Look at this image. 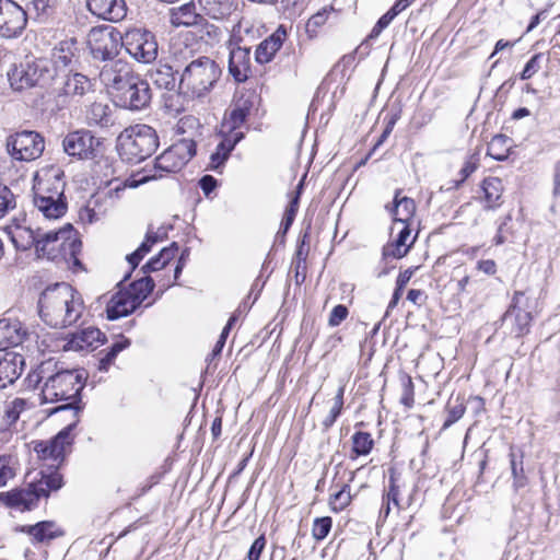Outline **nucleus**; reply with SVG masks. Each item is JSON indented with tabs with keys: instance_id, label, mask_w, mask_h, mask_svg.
Returning <instances> with one entry per match:
<instances>
[{
	"instance_id": "1",
	"label": "nucleus",
	"mask_w": 560,
	"mask_h": 560,
	"mask_svg": "<svg viewBox=\"0 0 560 560\" xmlns=\"http://www.w3.org/2000/svg\"><path fill=\"white\" fill-rule=\"evenodd\" d=\"M39 316L52 328H66L82 316L84 304L81 294L68 283L48 287L39 298Z\"/></svg>"
},
{
	"instance_id": "2",
	"label": "nucleus",
	"mask_w": 560,
	"mask_h": 560,
	"mask_svg": "<svg viewBox=\"0 0 560 560\" xmlns=\"http://www.w3.org/2000/svg\"><path fill=\"white\" fill-rule=\"evenodd\" d=\"M36 374L42 383V402L74 399L84 387V371L65 369L52 359L42 362Z\"/></svg>"
},
{
	"instance_id": "3",
	"label": "nucleus",
	"mask_w": 560,
	"mask_h": 560,
	"mask_svg": "<svg viewBox=\"0 0 560 560\" xmlns=\"http://www.w3.org/2000/svg\"><path fill=\"white\" fill-rule=\"evenodd\" d=\"M221 69L209 57H200L189 62L179 79V92L189 98H201L208 95L218 82Z\"/></svg>"
},
{
	"instance_id": "4",
	"label": "nucleus",
	"mask_w": 560,
	"mask_h": 560,
	"mask_svg": "<svg viewBox=\"0 0 560 560\" xmlns=\"http://www.w3.org/2000/svg\"><path fill=\"white\" fill-rule=\"evenodd\" d=\"M159 147L156 131L149 125L137 124L125 128L117 137V151L129 163L151 156Z\"/></svg>"
},
{
	"instance_id": "5",
	"label": "nucleus",
	"mask_w": 560,
	"mask_h": 560,
	"mask_svg": "<svg viewBox=\"0 0 560 560\" xmlns=\"http://www.w3.org/2000/svg\"><path fill=\"white\" fill-rule=\"evenodd\" d=\"M21 347L31 354L54 351L55 346L49 336L40 337L36 331H28L27 327L16 318L0 319V351Z\"/></svg>"
},
{
	"instance_id": "6",
	"label": "nucleus",
	"mask_w": 560,
	"mask_h": 560,
	"mask_svg": "<svg viewBox=\"0 0 560 560\" xmlns=\"http://www.w3.org/2000/svg\"><path fill=\"white\" fill-rule=\"evenodd\" d=\"M66 411L70 413L71 422L62 429L54 439L47 441H34L33 450L39 460L46 462L48 468H58L62 463L67 450L73 442L72 430L79 422L80 408L67 404L55 408L51 412Z\"/></svg>"
},
{
	"instance_id": "7",
	"label": "nucleus",
	"mask_w": 560,
	"mask_h": 560,
	"mask_svg": "<svg viewBox=\"0 0 560 560\" xmlns=\"http://www.w3.org/2000/svg\"><path fill=\"white\" fill-rule=\"evenodd\" d=\"M37 475L40 478L34 477L25 488L1 493L5 504L20 511L32 510L40 498H47L50 491H56L62 486V477L57 471L40 470Z\"/></svg>"
},
{
	"instance_id": "8",
	"label": "nucleus",
	"mask_w": 560,
	"mask_h": 560,
	"mask_svg": "<svg viewBox=\"0 0 560 560\" xmlns=\"http://www.w3.org/2000/svg\"><path fill=\"white\" fill-rule=\"evenodd\" d=\"M81 249V242L72 229H62L57 232L49 231L42 233L39 231L36 241V253L39 257L56 259L61 255L65 259H73L79 265L77 255Z\"/></svg>"
},
{
	"instance_id": "9",
	"label": "nucleus",
	"mask_w": 560,
	"mask_h": 560,
	"mask_svg": "<svg viewBox=\"0 0 560 560\" xmlns=\"http://www.w3.org/2000/svg\"><path fill=\"white\" fill-rule=\"evenodd\" d=\"M50 77V62L47 59L26 60L8 72L10 85L15 91L43 84Z\"/></svg>"
},
{
	"instance_id": "10",
	"label": "nucleus",
	"mask_w": 560,
	"mask_h": 560,
	"mask_svg": "<svg viewBox=\"0 0 560 560\" xmlns=\"http://www.w3.org/2000/svg\"><path fill=\"white\" fill-rule=\"evenodd\" d=\"M124 35L113 26H95L86 36V44L94 59L102 61L116 58L122 46Z\"/></svg>"
},
{
	"instance_id": "11",
	"label": "nucleus",
	"mask_w": 560,
	"mask_h": 560,
	"mask_svg": "<svg viewBox=\"0 0 560 560\" xmlns=\"http://www.w3.org/2000/svg\"><path fill=\"white\" fill-rule=\"evenodd\" d=\"M122 46L138 62L151 63L158 57V43L153 33L145 28L133 27L124 34Z\"/></svg>"
},
{
	"instance_id": "12",
	"label": "nucleus",
	"mask_w": 560,
	"mask_h": 560,
	"mask_svg": "<svg viewBox=\"0 0 560 560\" xmlns=\"http://www.w3.org/2000/svg\"><path fill=\"white\" fill-rule=\"evenodd\" d=\"M102 144V139L86 129L71 131L62 140L65 153L79 160L95 159L101 153Z\"/></svg>"
},
{
	"instance_id": "13",
	"label": "nucleus",
	"mask_w": 560,
	"mask_h": 560,
	"mask_svg": "<svg viewBox=\"0 0 560 560\" xmlns=\"http://www.w3.org/2000/svg\"><path fill=\"white\" fill-rule=\"evenodd\" d=\"M7 148L14 160L28 162L42 155L45 141L35 131H22L8 138Z\"/></svg>"
},
{
	"instance_id": "14",
	"label": "nucleus",
	"mask_w": 560,
	"mask_h": 560,
	"mask_svg": "<svg viewBox=\"0 0 560 560\" xmlns=\"http://www.w3.org/2000/svg\"><path fill=\"white\" fill-rule=\"evenodd\" d=\"M195 153V142L191 139H182L156 158L155 168L166 173H176L190 161Z\"/></svg>"
},
{
	"instance_id": "15",
	"label": "nucleus",
	"mask_w": 560,
	"mask_h": 560,
	"mask_svg": "<svg viewBox=\"0 0 560 560\" xmlns=\"http://www.w3.org/2000/svg\"><path fill=\"white\" fill-rule=\"evenodd\" d=\"M93 91L91 80L79 72L66 74L56 88V103L60 107L78 102L84 95Z\"/></svg>"
},
{
	"instance_id": "16",
	"label": "nucleus",
	"mask_w": 560,
	"mask_h": 560,
	"mask_svg": "<svg viewBox=\"0 0 560 560\" xmlns=\"http://www.w3.org/2000/svg\"><path fill=\"white\" fill-rule=\"evenodd\" d=\"M27 23L26 11L12 0H0V36L14 38L22 34Z\"/></svg>"
},
{
	"instance_id": "17",
	"label": "nucleus",
	"mask_w": 560,
	"mask_h": 560,
	"mask_svg": "<svg viewBox=\"0 0 560 560\" xmlns=\"http://www.w3.org/2000/svg\"><path fill=\"white\" fill-rule=\"evenodd\" d=\"M115 97L124 107L140 110L148 106L151 100L149 83L135 74L128 83L120 88Z\"/></svg>"
},
{
	"instance_id": "18",
	"label": "nucleus",
	"mask_w": 560,
	"mask_h": 560,
	"mask_svg": "<svg viewBox=\"0 0 560 560\" xmlns=\"http://www.w3.org/2000/svg\"><path fill=\"white\" fill-rule=\"evenodd\" d=\"M529 300L522 291H516L513 296V303L503 317L505 325L511 327L512 332L517 337L528 332L533 319L528 311Z\"/></svg>"
},
{
	"instance_id": "19",
	"label": "nucleus",
	"mask_w": 560,
	"mask_h": 560,
	"mask_svg": "<svg viewBox=\"0 0 560 560\" xmlns=\"http://www.w3.org/2000/svg\"><path fill=\"white\" fill-rule=\"evenodd\" d=\"M63 172L56 166H48L39 170L34 177L33 198L63 197L65 182Z\"/></svg>"
},
{
	"instance_id": "20",
	"label": "nucleus",
	"mask_w": 560,
	"mask_h": 560,
	"mask_svg": "<svg viewBox=\"0 0 560 560\" xmlns=\"http://www.w3.org/2000/svg\"><path fill=\"white\" fill-rule=\"evenodd\" d=\"M98 77L101 82L114 95L135 75L131 66L124 59H108L103 61Z\"/></svg>"
},
{
	"instance_id": "21",
	"label": "nucleus",
	"mask_w": 560,
	"mask_h": 560,
	"mask_svg": "<svg viewBox=\"0 0 560 560\" xmlns=\"http://www.w3.org/2000/svg\"><path fill=\"white\" fill-rule=\"evenodd\" d=\"M24 357L16 351H7L0 357V389L12 385L22 374Z\"/></svg>"
},
{
	"instance_id": "22",
	"label": "nucleus",
	"mask_w": 560,
	"mask_h": 560,
	"mask_svg": "<svg viewBox=\"0 0 560 560\" xmlns=\"http://www.w3.org/2000/svg\"><path fill=\"white\" fill-rule=\"evenodd\" d=\"M229 72L237 82H244L250 73L249 49L230 42Z\"/></svg>"
},
{
	"instance_id": "23",
	"label": "nucleus",
	"mask_w": 560,
	"mask_h": 560,
	"mask_svg": "<svg viewBox=\"0 0 560 560\" xmlns=\"http://www.w3.org/2000/svg\"><path fill=\"white\" fill-rule=\"evenodd\" d=\"M89 11L110 22H119L127 14L125 0H86Z\"/></svg>"
},
{
	"instance_id": "24",
	"label": "nucleus",
	"mask_w": 560,
	"mask_h": 560,
	"mask_svg": "<svg viewBox=\"0 0 560 560\" xmlns=\"http://www.w3.org/2000/svg\"><path fill=\"white\" fill-rule=\"evenodd\" d=\"M252 104L248 100L237 101L233 107L225 114L223 119L220 135L232 136L236 133H244L241 127L245 124V120L249 114Z\"/></svg>"
},
{
	"instance_id": "25",
	"label": "nucleus",
	"mask_w": 560,
	"mask_h": 560,
	"mask_svg": "<svg viewBox=\"0 0 560 560\" xmlns=\"http://www.w3.org/2000/svg\"><path fill=\"white\" fill-rule=\"evenodd\" d=\"M103 343V334L98 328L86 327L71 336L67 340L62 349L65 351H85L93 350Z\"/></svg>"
},
{
	"instance_id": "26",
	"label": "nucleus",
	"mask_w": 560,
	"mask_h": 560,
	"mask_svg": "<svg viewBox=\"0 0 560 560\" xmlns=\"http://www.w3.org/2000/svg\"><path fill=\"white\" fill-rule=\"evenodd\" d=\"M138 306L137 300H135L126 289H120L114 293L106 303L107 318L115 320L127 316Z\"/></svg>"
},
{
	"instance_id": "27",
	"label": "nucleus",
	"mask_w": 560,
	"mask_h": 560,
	"mask_svg": "<svg viewBox=\"0 0 560 560\" xmlns=\"http://www.w3.org/2000/svg\"><path fill=\"white\" fill-rule=\"evenodd\" d=\"M287 38V30L280 25L269 37L262 40L256 48L255 59L258 63L270 62Z\"/></svg>"
},
{
	"instance_id": "28",
	"label": "nucleus",
	"mask_w": 560,
	"mask_h": 560,
	"mask_svg": "<svg viewBox=\"0 0 560 560\" xmlns=\"http://www.w3.org/2000/svg\"><path fill=\"white\" fill-rule=\"evenodd\" d=\"M20 530L27 534L31 541L36 544H46L63 535V530L56 523L49 521L24 525Z\"/></svg>"
},
{
	"instance_id": "29",
	"label": "nucleus",
	"mask_w": 560,
	"mask_h": 560,
	"mask_svg": "<svg viewBox=\"0 0 560 560\" xmlns=\"http://www.w3.org/2000/svg\"><path fill=\"white\" fill-rule=\"evenodd\" d=\"M201 11L212 20H228L238 9V0H199Z\"/></svg>"
},
{
	"instance_id": "30",
	"label": "nucleus",
	"mask_w": 560,
	"mask_h": 560,
	"mask_svg": "<svg viewBox=\"0 0 560 560\" xmlns=\"http://www.w3.org/2000/svg\"><path fill=\"white\" fill-rule=\"evenodd\" d=\"M244 138V133H236L232 136H221V141L218 143L214 152L210 155L209 168L212 171H219L226 160L235 145Z\"/></svg>"
},
{
	"instance_id": "31",
	"label": "nucleus",
	"mask_w": 560,
	"mask_h": 560,
	"mask_svg": "<svg viewBox=\"0 0 560 560\" xmlns=\"http://www.w3.org/2000/svg\"><path fill=\"white\" fill-rule=\"evenodd\" d=\"M80 58V48L75 38L61 40L52 52V60L57 67L75 65Z\"/></svg>"
},
{
	"instance_id": "32",
	"label": "nucleus",
	"mask_w": 560,
	"mask_h": 560,
	"mask_svg": "<svg viewBox=\"0 0 560 560\" xmlns=\"http://www.w3.org/2000/svg\"><path fill=\"white\" fill-rule=\"evenodd\" d=\"M7 233L16 249L27 250L36 247L39 230L35 232L28 225L15 223L7 228Z\"/></svg>"
},
{
	"instance_id": "33",
	"label": "nucleus",
	"mask_w": 560,
	"mask_h": 560,
	"mask_svg": "<svg viewBox=\"0 0 560 560\" xmlns=\"http://www.w3.org/2000/svg\"><path fill=\"white\" fill-rule=\"evenodd\" d=\"M411 497L404 499L400 497V487L398 485V479L395 474H390L389 476V485L386 493L383 497V506L381 509V514L385 517L388 516L392 504L396 506L398 510L408 508L411 504Z\"/></svg>"
},
{
	"instance_id": "34",
	"label": "nucleus",
	"mask_w": 560,
	"mask_h": 560,
	"mask_svg": "<svg viewBox=\"0 0 560 560\" xmlns=\"http://www.w3.org/2000/svg\"><path fill=\"white\" fill-rule=\"evenodd\" d=\"M398 228L397 237L393 242L388 243L383 249V255L386 258H402L408 253L411 244L413 243L409 226L400 225Z\"/></svg>"
},
{
	"instance_id": "35",
	"label": "nucleus",
	"mask_w": 560,
	"mask_h": 560,
	"mask_svg": "<svg viewBox=\"0 0 560 560\" xmlns=\"http://www.w3.org/2000/svg\"><path fill=\"white\" fill-rule=\"evenodd\" d=\"M34 207L44 215L46 219H58L62 217L67 211V203L63 197H42L33 198Z\"/></svg>"
},
{
	"instance_id": "36",
	"label": "nucleus",
	"mask_w": 560,
	"mask_h": 560,
	"mask_svg": "<svg viewBox=\"0 0 560 560\" xmlns=\"http://www.w3.org/2000/svg\"><path fill=\"white\" fill-rule=\"evenodd\" d=\"M86 122L90 126L109 127L114 124L113 121V109L112 107L102 102H94L90 105L86 110Z\"/></svg>"
},
{
	"instance_id": "37",
	"label": "nucleus",
	"mask_w": 560,
	"mask_h": 560,
	"mask_svg": "<svg viewBox=\"0 0 560 560\" xmlns=\"http://www.w3.org/2000/svg\"><path fill=\"white\" fill-rule=\"evenodd\" d=\"M394 203L392 214L395 225L393 230L396 229V225L398 224L408 225V222L413 218L416 212L415 201L408 197H399L398 192L395 195Z\"/></svg>"
},
{
	"instance_id": "38",
	"label": "nucleus",
	"mask_w": 560,
	"mask_h": 560,
	"mask_svg": "<svg viewBox=\"0 0 560 560\" xmlns=\"http://www.w3.org/2000/svg\"><path fill=\"white\" fill-rule=\"evenodd\" d=\"M352 448L350 458L369 455L374 446V441L369 432L359 431L351 436Z\"/></svg>"
},
{
	"instance_id": "39",
	"label": "nucleus",
	"mask_w": 560,
	"mask_h": 560,
	"mask_svg": "<svg viewBox=\"0 0 560 560\" xmlns=\"http://www.w3.org/2000/svg\"><path fill=\"white\" fill-rule=\"evenodd\" d=\"M129 346L130 341L126 338H121L120 340L114 342L109 349L101 351V358L98 360V370L103 372L108 371L109 366L114 363L118 353L128 348Z\"/></svg>"
},
{
	"instance_id": "40",
	"label": "nucleus",
	"mask_w": 560,
	"mask_h": 560,
	"mask_svg": "<svg viewBox=\"0 0 560 560\" xmlns=\"http://www.w3.org/2000/svg\"><path fill=\"white\" fill-rule=\"evenodd\" d=\"M199 14L191 3L184 4L172 12V23L176 26H191L198 23Z\"/></svg>"
},
{
	"instance_id": "41",
	"label": "nucleus",
	"mask_w": 560,
	"mask_h": 560,
	"mask_svg": "<svg viewBox=\"0 0 560 560\" xmlns=\"http://www.w3.org/2000/svg\"><path fill=\"white\" fill-rule=\"evenodd\" d=\"M482 190L488 208L497 207L503 190L501 179L498 177L486 178L482 184Z\"/></svg>"
},
{
	"instance_id": "42",
	"label": "nucleus",
	"mask_w": 560,
	"mask_h": 560,
	"mask_svg": "<svg viewBox=\"0 0 560 560\" xmlns=\"http://www.w3.org/2000/svg\"><path fill=\"white\" fill-rule=\"evenodd\" d=\"M152 82L160 89L172 90L175 86L176 79L170 66L161 65L151 71Z\"/></svg>"
},
{
	"instance_id": "43",
	"label": "nucleus",
	"mask_w": 560,
	"mask_h": 560,
	"mask_svg": "<svg viewBox=\"0 0 560 560\" xmlns=\"http://www.w3.org/2000/svg\"><path fill=\"white\" fill-rule=\"evenodd\" d=\"M510 139L504 135L494 136L488 144L487 154L494 160L503 161L508 158Z\"/></svg>"
},
{
	"instance_id": "44",
	"label": "nucleus",
	"mask_w": 560,
	"mask_h": 560,
	"mask_svg": "<svg viewBox=\"0 0 560 560\" xmlns=\"http://www.w3.org/2000/svg\"><path fill=\"white\" fill-rule=\"evenodd\" d=\"M352 501L350 493V486L343 483L336 492L329 498L330 510L335 513L343 511Z\"/></svg>"
},
{
	"instance_id": "45",
	"label": "nucleus",
	"mask_w": 560,
	"mask_h": 560,
	"mask_svg": "<svg viewBox=\"0 0 560 560\" xmlns=\"http://www.w3.org/2000/svg\"><path fill=\"white\" fill-rule=\"evenodd\" d=\"M153 288L154 283L151 278H142L131 283L126 290L137 300L138 305H140L152 292Z\"/></svg>"
},
{
	"instance_id": "46",
	"label": "nucleus",
	"mask_w": 560,
	"mask_h": 560,
	"mask_svg": "<svg viewBox=\"0 0 560 560\" xmlns=\"http://www.w3.org/2000/svg\"><path fill=\"white\" fill-rule=\"evenodd\" d=\"M33 404L24 398H14L5 405V418L10 424L19 420L20 416L31 409Z\"/></svg>"
},
{
	"instance_id": "47",
	"label": "nucleus",
	"mask_w": 560,
	"mask_h": 560,
	"mask_svg": "<svg viewBox=\"0 0 560 560\" xmlns=\"http://www.w3.org/2000/svg\"><path fill=\"white\" fill-rule=\"evenodd\" d=\"M343 395H345V385H340L335 394L332 399V406L329 410V413L324 418L323 425L328 429L332 427L336 422L337 418L340 416L341 410L343 408Z\"/></svg>"
},
{
	"instance_id": "48",
	"label": "nucleus",
	"mask_w": 560,
	"mask_h": 560,
	"mask_svg": "<svg viewBox=\"0 0 560 560\" xmlns=\"http://www.w3.org/2000/svg\"><path fill=\"white\" fill-rule=\"evenodd\" d=\"M332 526V520L329 516L317 517L314 520L312 535L315 540H323L327 537Z\"/></svg>"
},
{
	"instance_id": "49",
	"label": "nucleus",
	"mask_w": 560,
	"mask_h": 560,
	"mask_svg": "<svg viewBox=\"0 0 560 560\" xmlns=\"http://www.w3.org/2000/svg\"><path fill=\"white\" fill-rule=\"evenodd\" d=\"M156 177H158V175L154 174V175H151V176L144 175L141 178H138V179H136V178H128L125 182H119V180L112 182L110 183L112 187L107 191V195L112 196L113 192L118 195V192L124 190L126 187L135 188V187H138L140 184H143V183L148 182L149 179H153V178H156Z\"/></svg>"
},
{
	"instance_id": "50",
	"label": "nucleus",
	"mask_w": 560,
	"mask_h": 560,
	"mask_svg": "<svg viewBox=\"0 0 560 560\" xmlns=\"http://www.w3.org/2000/svg\"><path fill=\"white\" fill-rule=\"evenodd\" d=\"M327 16L328 10L323 9L308 19L305 25V31L310 38H313L317 35L318 28L326 23Z\"/></svg>"
},
{
	"instance_id": "51",
	"label": "nucleus",
	"mask_w": 560,
	"mask_h": 560,
	"mask_svg": "<svg viewBox=\"0 0 560 560\" xmlns=\"http://www.w3.org/2000/svg\"><path fill=\"white\" fill-rule=\"evenodd\" d=\"M15 197L13 192L4 185H0V219L10 210L15 208Z\"/></svg>"
},
{
	"instance_id": "52",
	"label": "nucleus",
	"mask_w": 560,
	"mask_h": 560,
	"mask_svg": "<svg viewBox=\"0 0 560 560\" xmlns=\"http://www.w3.org/2000/svg\"><path fill=\"white\" fill-rule=\"evenodd\" d=\"M479 153H471L465 161L462 170L459 171L460 179L456 182V186L464 183L479 166Z\"/></svg>"
},
{
	"instance_id": "53",
	"label": "nucleus",
	"mask_w": 560,
	"mask_h": 560,
	"mask_svg": "<svg viewBox=\"0 0 560 560\" xmlns=\"http://www.w3.org/2000/svg\"><path fill=\"white\" fill-rule=\"evenodd\" d=\"M545 55L539 52L534 55L525 65L521 72L522 80H528L533 78L541 68V61L545 60Z\"/></svg>"
},
{
	"instance_id": "54",
	"label": "nucleus",
	"mask_w": 560,
	"mask_h": 560,
	"mask_svg": "<svg viewBox=\"0 0 560 560\" xmlns=\"http://www.w3.org/2000/svg\"><path fill=\"white\" fill-rule=\"evenodd\" d=\"M401 387L402 393L400 397V402L407 408H411L415 401V393H413V383L410 376L404 375L401 378Z\"/></svg>"
},
{
	"instance_id": "55",
	"label": "nucleus",
	"mask_w": 560,
	"mask_h": 560,
	"mask_svg": "<svg viewBox=\"0 0 560 560\" xmlns=\"http://www.w3.org/2000/svg\"><path fill=\"white\" fill-rule=\"evenodd\" d=\"M156 243V237H153L152 235H148L145 241L140 245V247L135 252L132 253L131 255H129L127 257L128 261L130 262V265L132 266V268H135L139 261L142 259V257L149 253L151 246Z\"/></svg>"
},
{
	"instance_id": "56",
	"label": "nucleus",
	"mask_w": 560,
	"mask_h": 560,
	"mask_svg": "<svg viewBox=\"0 0 560 560\" xmlns=\"http://www.w3.org/2000/svg\"><path fill=\"white\" fill-rule=\"evenodd\" d=\"M555 202L550 207V212L553 215V223L557 225L560 218V163L557 166L553 188Z\"/></svg>"
},
{
	"instance_id": "57",
	"label": "nucleus",
	"mask_w": 560,
	"mask_h": 560,
	"mask_svg": "<svg viewBox=\"0 0 560 560\" xmlns=\"http://www.w3.org/2000/svg\"><path fill=\"white\" fill-rule=\"evenodd\" d=\"M15 475L13 463L8 457H0V487L7 485Z\"/></svg>"
},
{
	"instance_id": "58",
	"label": "nucleus",
	"mask_w": 560,
	"mask_h": 560,
	"mask_svg": "<svg viewBox=\"0 0 560 560\" xmlns=\"http://www.w3.org/2000/svg\"><path fill=\"white\" fill-rule=\"evenodd\" d=\"M347 316L348 308L341 304L336 305L329 315L328 324L331 327H336L340 325L347 318Z\"/></svg>"
},
{
	"instance_id": "59",
	"label": "nucleus",
	"mask_w": 560,
	"mask_h": 560,
	"mask_svg": "<svg viewBox=\"0 0 560 560\" xmlns=\"http://www.w3.org/2000/svg\"><path fill=\"white\" fill-rule=\"evenodd\" d=\"M447 412V419L444 421L443 429L451 427L454 422L459 420L465 412V407L462 404H457L450 407Z\"/></svg>"
},
{
	"instance_id": "60",
	"label": "nucleus",
	"mask_w": 560,
	"mask_h": 560,
	"mask_svg": "<svg viewBox=\"0 0 560 560\" xmlns=\"http://www.w3.org/2000/svg\"><path fill=\"white\" fill-rule=\"evenodd\" d=\"M298 211V198L293 199L290 203V206L287 208L283 220L281 222V226L283 228V231L287 232L288 229L293 223L294 217Z\"/></svg>"
},
{
	"instance_id": "61",
	"label": "nucleus",
	"mask_w": 560,
	"mask_h": 560,
	"mask_svg": "<svg viewBox=\"0 0 560 560\" xmlns=\"http://www.w3.org/2000/svg\"><path fill=\"white\" fill-rule=\"evenodd\" d=\"M265 545L266 539L264 536H259L257 539H255L247 555L248 560H258L261 551L265 548Z\"/></svg>"
},
{
	"instance_id": "62",
	"label": "nucleus",
	"mask_w": 560,
	"mask_h": 560,
	"mask_svg": "<svg viewBox=\"0 0 560 560\" xmlns=\"http://www.w3.org/2000/svg\"><path fill=\"white\" fill-rule=\"evenodd\" d=\"M177 253H178V246L176 243H172L171 246L168 247H164L161 252H160V257L162 258L163 262L165 265H167L171 260H173L176 256H177Z\"/></svg>"
},
{
	"instance_id": "63",
	"label": "nucleus",
	"mask_w": 560,
	"mask_h": 560,
	"mask_svg": "<svg viewBox=\"0 0 560 560\" xmlns=\"http://www.w3.org/2000/svg\"><path fill=\"white\" fill-rule=\"evenodd\" d=\"M199 184L205 195H209L215 188L217 180L212 176L206 175L200 179Z\"/></svg>"
},
{
	"instance_id": "64",
	"label": "nucleus",
	"mask_w": 560,
	"mask_h": 560,
	"mask_svg": "<svg viewBox=\"0 0 560 560\" xmlns=\"http://www.w3.org/2000/svg\"><path fill=\"white\" fill-rule=\"evenodd\" d=\"M413 269H406L405 271L400 272L396 280V287H398V291H402L406 284L409 282L413 275Z\"/></svg>"
}]
</instances>
